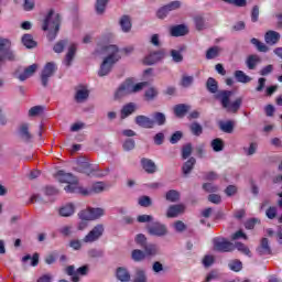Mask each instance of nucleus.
I'll return each instance as SVG.
<instances>
[{
  "label": "nucleus",
  "mask_w": 282,
  "mask_h": 282,
  "mask_svg": "<svg viewBox=\"0 0 282 282\" xmlns=\"http://www.w3.org/2000/svg\"><path fill=\"white\" fill-rule=\"evenodd\" d=\"M203 189L206 191V193H217L219 187L213 183H205L203 184Z\"/></svg>",
  "instance_id": "nucleus-63"
},
{
  "label": "nucleus",
  "mask_w": 282,
  "mask_h": 282,
  "mask_svg": "<svg viewBox=\"0 0 282 282\" xmlns=\"http://www.w3.org/2000/svg\"><path fill=\"white\" fill-rule=\"evenodd\" d=\"M189 32L191 30L186 24H177L170 28L171 36H186Z\"/></svg>",
  "instance_id": "nucleus-12"
},
{
  "label": "nucleus",
  "mask_w": 282,
  "mask_h": 282,
  "mask_svg": "<svg viewBox=\"0 0 282 282\" xmlns=\"http://www.w3.org/2000/svg\"><path fill=\"white\" fill-rule=\"evenodd\" d=\"M134 122L135 124H138V127H141L142 129H153V119L144 115L137 116Z\"/></svg>",
  "instance_id": "nucleus-14"
},
{
  "label": "nucleus",
  "mask_w": 282,
  "mask_h": 282,
  "mask_svg": "<svg viewBox=\"0 0 282 282\" xmlns=\"http://www.w3.org/2000/svg\"><path fill=\"white\" fill-rule=\"evenodd\" d=\"M234 246L238 252H241L242 254H246L247 257H252V253L250 252V248H248V246L243 245L242 242H236Z\"/></svg>",
  "instance_id": "nucleus-41"
},
{
  "label": "nucleus",
  "mask_w": 282,
  "mask_h": 282,
  "mask_svg": "<svg viewBox=\"0 0 282 282\" xmlns=\"http://www.w3.org/2000/svg\"><path fill=\"white\" fill-rule=\"evenodd\" d=\"M77 50L78 47L76 46V44H70L68 46V51L64 59V65H66V67H69L72 65V62L74 61V56H76Z\"/></svg>",
  "instance_id": "nucleus-21"
},
{
  "label": "nucleus",
  "mask_w": 282,
  "mask_h": 282,
  "mask_svg": "<svg viewBox=\"0 0 282 282\" xmlns=\"http://www.w3.org/2000/svg\"><path fill=\"white\" fill-rule=\"evenodd\" d=\"M213 243L216 252H234L235 250V243L228 241L226 238L216 237Z\"/></svg>",
  "instance_id": "nucleus-5"
},
{
  "label": "nucleus",
  "mask_w": 282,
  "mask_h": 282,
  "mask_svg": "<svg viewBox=\"0 0 282 282\" xmlns=\"http://www.w3.org/2000/svg\"><path fill=\"white\" fill-rule=\"evenodd\" d=\"M143 248L145 257H155L158 254V246L155 245H145Z\"/></svg>",
  "instance_id": "nucleus-47"
},
{
  "label": "nucleus",
  "mask_w": 282,
  "mask_h": 282,
  "mask_svg": "<svg viewBox=\"0 0 282 282\" xmlns=\"http://www.w3.org/2000/svg\"><path fill=\"white\" fill-rule=\"evenodd\" d=\"M141 166H142L143 171H145V173H148L149 175H153V173L158 172V165L151 159L142 158Z\"/></svg>",
  "instance_id": "nucleus-13"
},
{
  "label": "nucleus",
  "mask_w": 282,
  "mask_h": 282,
  "mask_svg": "<svg viewBox=\"0 0 282 282\" xmlns=\"http://www.w3.org/2000/svg\"><path fill=\"white\" fill-rule=\"evenodd\" d=\"M41 30L48 36H56L61 31V14L55 13L54 9H50L42 20Z\"/></svg>",
  "instance_id": "nucleus-2"
},
{
  "label": "nucleus",
  "mask_w": 282,
  "mask_h": 282,
  "mask_svg": "<svg viewBox=\"0 0 282 282\" xmlns=\"http://www.w3.org/2000/svg\"><path fill=\"white\" fill-rule=\"evenodd\" d=\"M252 45L258 50V52H268V47L263 44V42L257 40V37L251 39Z\"/></svg>",
  "instance_id": "nucleus-53"
},
{
  "label": "nucleus",
  "mask_w": 282,
  "mask_h": 282,
  "mask_svg": "<svg viewBox=\"0 0 282 282\" xmlns=\"http://www.w3.org/2000/svg\"><path fill=\"white\" fill-rule=\"evenodd\" d=\"M31 260V265L33 268H36V265H39V253H34L33 257L30 254H26L22 258L23 263H25L26 261Z\"/></svg>",
  "instance_id": "nucleus-48"
},
{
  "label": "nucleus",
  "mask_w": 282,
  "mask_h": 282,
  "mask_svg": "<svg viewBox=\"0 0 282 282\" xmlns=\"http://www.w3.org/2000/svg\"><path fill=\"white\" fill-rule=\"evenodd\" d=\"M229 269L232 270V272H241L243 264L240 260H232L229 262Z\"/></svg>",
  "instance_id": "nucleus-57"
},
{
  "label": "nucleus",
  "mask_w": 282,
  "mask_h": 282,
  "mask_svg": "<svg viewBox=\"0 0 282 282\" xmlns=\"http://www.w3.org/2000/svg\"><path fill=\"white\" fill-rule=\"evenodd\" d=\"M107 3H109V0H97L96 2V12L97 14H104L105 10L107 8Z\"/></svg>",
  "instance_id": "nucleus-51"
},
{
  "label": "nucleus",
  "mask_w": 282,
  "mask_h": 282,
  "mask_svg": "<svg viewBox=\"0 0 282 282\" xmlns=\"http://www.w3.org/2000/svg\"><path fill=\"white\" fill-rule=\"evenodd\" d=\"M173 228L176 232H184V230H186V224L182 220H177L173 224Z\"/></svg>",
  "instance_id": "nucleus-64"
},
{
  "label": "nucleus",
  "mask_w": 282,
  "mask_h": 282,
  "mask_svg": "<svg viewBox=\"0 0 282 282\" xmlns=\"http://www.w3.org/2000/svg\"><path fill=\"white\" fill-rule=\"evenodd\" d=\"M160 91H158V88L155 87H150L145 90L144 93V98L148 102H151L158 98Z\"/></svg>",
  "instance_id": "nucleus-34"
},
{
  "label": "nucleus",
  "mask_w": 282,
  "mask_h": 282,
  "mask_svg": "<svg viewBox=\"0 0 282 282\" xmlns=\"http://www.w3.org/2000/svg\"><path fill=\"white\" fill-rule=\"evenodd\" d=\"M230 98H232L231 90H220L216 94V99L220 101L223 109H226L228 113H237V111L241 109V105L243 104V98L238 97L232 102H230Z\"/></svg>",
  "instance_id": "nucleus-3"
},
{
  "label": "nucleus",
  "mask_w": 282,
  "mask_h": 282,
  "mask_svg": "<svg viewBox=\"0 0 282 282\" xmlns=\"http://www.w3.org/2000/svg\"><path fill=\"white\" fill-rule=\"evenodd\" d=\"M128 87L130 89V94H138V91H142L144 87H147V82L139 83L133 85L131 82H128Z\"/></svg>",
  "instance_id": "nucleus-40"
},
{
  "label": "nucleus",
  "mask_w": 282,
  "mask_h": 282,
  "mask_svg": "<svg viewBox=\"0 0 282 282\" xmlns=\"http://www.w3.org/2000/svg\"><path fill=\"white\" fill-rule=\"evenodd\" d=\"M234 76L238 83H242V84H247L252 80V77L246 75V73H243V70H236L234 73Z\"/></svg>",
  "instance_id": "nucleus-35"
},
{
  "label": "nucleus",
  "mask_w": 282,
  "mask_h": 282,
  "mask_svg": "<svg viewBox=\"0 0 282 282\" xmlns=\"http://www.w3.org/2000/svg\"><path fill=\"white\" fill-rule=\"evenodd\" d=\"M120 25L123 32H129V30H131V18H129L128 15L121 17Z\"/></svg>",
  "instance_id": "nucleus-45"
},
{
  "label": "nucleus",
  "mask_w": 282,
  "mask_h": 282,
  "mask_svg": "<svg viewBox=\"0 0 282 282\" xmlns=\"http://www.w3.org/2000/svg\"><path fill=\"white\" fill-rule=\"evenodd\" d=\"M89 98V89L87 86H78L75 93L76 102H85Z\"/></svg>",
  "instance_id": "nucleus-15"
},
{
  "label": "nucleus",
  "mask_w": 282,
  "mask_h": 282,
  "mask_svg": "<svg viewBox=\"0 0 282 282\" xmlns=\"http://www.w3.org/2000/svg\"><path fill=\"white\" fill-rule=\"evenodd\" d=\"M245 63L248 69L254 70L257 69V66L261 63V56L257 54H251L247 57Z\"/></svg>",
  "instance_id": "nucleus-18"
},
{
  "label": "nucleus",
  "mask_w": 282,
  "mask_h": 282,
  "mask_svg": "<svg viewBox=\"0 0 282 282\" xmlns=\"http://www.w3.org/2000/svg\"><path fill=\"white\" fill-rule=\"evenodd\" d=\"M135 112V104L130 102L122 107L121 109V119L124 120V118H129L131 113Z\"/></svg>",
  "instance_id": "nucleus-31"
},
{
  "label": "nucleus",
  "mask_w": 282,
  "mask_h": 282,
  "mask_svg": "<svg viewBox=\"0 0 282 282\" xmlns=\"http://www.w3.org/2000/svg\"><path fill=\"white\" fill-rule=\"evenodd\" d=\"M194 25L198 32L206 30V21H204V18H202L199 15L194 18Z\"/></svg>",
  "instance_id": "nucleus-44"
},
{
  "label": "nucleus",
  "mask_w": 282,
  "mask_h": 282,
  "mask_svg": "<svg viewBox=\"0 0 282 282\" xmlns=\"http://www.w3.org/2000/svg\"><path fill=\"white\" fill-rule=\"evenodd\" d=\"M191 155H193V145L191 143H187L182 148V159L188 160Z\"/></svg>",
  "instance_id": "nucleus-49"
},
{
  "label": "nucleus",
  "mask_w": 282,
  "mask_h": 282,
  "mask_svg": "<svg viewBox=\"0 0 282 282\" xmlns=\"http://www.w3.org/2000/svg\"><path fill=\"white\" fill-rule=\"evenodd\" d=\"M212 148L216 153L224 151V141L221 139H214L212 141Z\"/></svg>",
  "instance_id": "nucleus-52"
},
{
  "label": "nucleus",
  "mask_w": 282,
  "mask_h": 282,
  "mask_svg": "<svg viewBox=\"0 0 282 282\" xmlns=\"http://www.w3.org/2000/svg\"><path fill=\"white\" fill-rule=\"evenodd\" d=\"M102 191H105V183L98 182L93 184V186L89 189L86 188V194H84V196L98 195V193H102Z\"/></svg>",
  "instance_id": "nucleus-26"
},
{
  "label": "nucleus",
  "mask_w": 282,
  "mask_h": 282,
  "mask_svg": "<svg viewBox=\"0 0 282 282\" xmlns=\"http://www.w3.org/2000/svg\"><path fill=\"white\" fill-rule=\"evenodd\" d=\"M22 45L26 47V50H34L39 45V43L32 36H22L21 39Z\"/></svg>",
  "instance_id": "nucleus-33"
},
{
  "label": "nucleus",
  "mask_w": 282,
  "mask_h": 282,
  "mask_svg": "<svg viewBox=\"0 0 282 282\" xmlns=\"http://www.w3.org/2000/svg\"><path fill=\"white\" fill-rule=\"evenodd\" d=\"M36 69H39L37 64L30 65L29 67H26L24 69V72L22 74H20L18 76L19 80H21V83H23L24 80H28V78H30V76H34V73L36 72Z\"/></svg>",
  "instance_id": "nucleus-20"
},
{
  "label": "nucleus",
  "mask_w": 282,
  "mask_h": 282,
  "mask_svg": "<svg viewBox=\"0 0 282 282\" xmlns=\"http://www.w3.org/2000/svg\"><path fill=\"white\" fill-rule=\"evenodd\" d=\"M257 253L260 257H265V254H272V248H270V240L268 238H262L260 246L257 248Z\"/></svg>",
  "instance_id": "nucleus-16"
},
{
  "label": "nucleus",
  "mask_w": 282,
  "mask_h": 282,
  "mask_svg": "<svg viewBox=\"0 0 282 282\" xmlns=\"http://www.w3.org/2000/svg\"><path fill=\"white\" fill-rule=\"evenodd\" d=\"M105 235V225H96L84 238L83 243H95Z\"/></svg>",
  "instance_id": "nucleus-4"
},
{
  "label": "nucleus",
  "mask_w": 282,
  "mask_h": 282,
  "mask_svg": "<svg viewBox=\"0 0 282 282\" xmlns=\"http://www.w3.org/2000/svg\"><path fill=\"white\" fill-rule=\"evenodd\" d=\"M165 198L167 202H180V192L175 191V189H170L166 194H165Z\"/></svg>",
  "instance_id": "nucleus-43"
},
{
  "label": "nucleus",
  "mask_w": 282,
  "mask_h": 282,
  "mask_svg": "<svg viewBox=\"0 0 282 282\" xmlns=\"http://www.w3.org/2000/svg\"><path fill=\"white\" fill-rule=\"evenodd\" d=\"M89 209H90V218H91L93 221H96V219H100V217H105V209L104 208L89 207Z\"/></svg>",
  "instance_id": "nucleus-38"
},
{
  "label": "nucleus",
  "mask_w": 282,
  "mask_h": 282,
  "mask_svg": "<svg viewBox=\"0 0 282 282\" xmlns=\"http://www.w3.org/2000/svg\"><path fill=\"white\" fill-rule=\"evenodd\" d=\"M36 3L34 2V0H23V4L22 8L25 12H32V10H34Z\"/></svg>",
  "instance_id": "nucleus-61"
},
{
  "label": "nucleus",
  "mask_w": 282,
  "mask_h": 282,
  "mask_svg": "<svg viewBox=\"0 0 282 282\" xmlns=\"http://www.w3.org/2000/svg\"><path fill=\"white\" fill-rule=\"evenodd\" d=\"M206 87L209 94H217L219 89V85L217 84V80L213 77H209L206 82Z\"/></svg>",
  "instance_id": "nucleus-36"
},
{
  "label": "nucleus",
  "mask_w": 282,
  "mask_h": 282,
  "mask_svg": "<svg viewBox=\"0 0 282 282\" xmlns=\"http://www.w3.org/2000/svg\"><path fill=\"white\" fill-rule=\"evenodd\" d=\"M116 276H117L118 281H121V282H130L131 281V273H129V271L122 267H119L117 269Z\"/></svg>",
  "instance_id": "nucleus-24"
},
{
  "label": "nucleus",
  "mask_w": 282,
  "mask_h": 282,
  "mask_svg": "<svg viewBox=\"0 0 282 282\" xmlns=\"http://www.w3.org/2000/svg\"><path fill=\"white\" fill-rule=\"evenodd\" d=\"M65 273L68 275V276H87V274L89 273V267L88 265H83L80 268H78L76 270V267L74 265H68L66 269H65Z\"/></svg>",
  "instance_id": "nucleus-10"
},
{
  "label": "nucleus",
  "mask_w": 282,
  "mask_h": 282,
  "mask_svg": "<svg viewBox=\"0 0 282 282\" xmlns=\"http://www.w3.org/2000/svg\"><path fill=\"white\" fill-rule=\"evenodd\" d=\"M123 151H133L135 149V140L133 139H127L122 144Z\"/></svg>",
  "instance_id": "nucleus-60"
},
{
  "label": "nucleus",
  "mask_w": 282,
  "mask_h": 282,
  "mask_svg": "<svg viewBox=\"0 0 282 282\" xmlns=\"http://www.w3.org/2000/svg\"><path fill=\"white\" fill-rule=\"evenodd\" d=\"M184 210H185L184 205H171L167 208L166 217L169 219H173L175 217H178V215H182V213H184Z\"/></svg>",
  "instance_id": "nucleus-17"
},
{
  "label": "nucleus",
  "mask_w": 282,
  "mask_h": 282,
  "mask_svg": "<svg viewBox=\"0 0 282 282\" xmlns=\"http://www.w3.org/2000/svg\"><path fill=\"white\" fill-rule=\"evenodd\" d=\"M45 111V107L43 106H34L29 110L30 118H36V116H41Z\"/></svg>",
  "instance_id": "nucleus-46"
},
{
  "label": "nucleus",
  "mask_w": 282,
  "mask_h": 282,
  "mask_svg": "<svg viewBox=\"0 0 282 282\" xmlns=\"http://www.w3.org/2000/svg\"><path fill=\"white\" fill-rule=\"evenodd\" d=\"M164 58H166V52H164V50H160L145 56L143 63L144 65H155L160 63V61H164Z\"/></svg>",
  "instance_id": "nucleus-9"
},
{
  "label": "nucleus",
  "mask_w": 282,
  "mask_h": 282,
  "mask_svg": "<svg viewBox=\"0 0 282 282\" xmlns=\"http://www.w3.org/2000/svg\"><path fill=\"white\" fill-rule=\"evenodd\" d=\"M133 282H147V271L144 269H135L133 275Z\"/></svg>",
  "instance_id": "nucleus-39"
},
{
  "label": "nucleus",
  "mask_w": 282,
  "mask_h": 282,
  "mask_svg": "<svg viewBox=\"0 0 282 282\" xmlns=\"http://www.w3.org/2000/svg\"><path fill=\"white\" fill-rule=\"evenodd\" d=\"M257 148H258L257 143L251 142L249 147L242 148V151L245 155L251 156V155H254V153H257Z\"/></svg>",
  "instance_id": "nucleus-50"
},
{
  "label": "nucleus",
  "mask_w": 282,
  "mask_h": 282,
  "mask_svg": "<svg viewBox=\"0 0 282 282\" xmlns=\"http://www.w3.org/2000/svg\"><path fill=\"white\" fill-rule=\"evenodd\" d=\"M78 217H79V219H82V221H93L91 220V212H90L89 207L87 209L80 210L78 213Z\"/></svg>",
  "instance_id": "nucleus-58"
},
{
  "label": "nucleus",
  "mask_w": 282,
  "mask_h": 282,
  "mask_svg": "<svg viewBox=\"0 0 282 282\" xmlns=\"http://www.w3.org/2000/svg\"><path fill=\"white\" fill-rule=\"evenodd\" d=\"M129 94H131V91H130L128 82H126L115 93V98L118 100L120 98H124V96H129Z\"/></svg>",
  "instance_id": "nucleus-29"
},
{
  "label": "nucleus",
  "mask_w": 282,
  "mask_h": 282,
  "mask_svg": "<svg viewBox=\"0 0 282 282\" xmlns=\"http://www.w3.org/2000/svg\"><path fill=\"white\" fill-rule=\"evenodd\" d=\"M131 259L134 260L137 263L144 261L147 259V253L140 249H134L131 252Z\"/></svg>",
  "instance_id": "nucleus-37"
},
{
  "label": "nucleus",
  "mask_w": 282,
  "mask_h": 282,
  "mask_svg": "<svg viewBox=\"0 0 282 282\" xmlns=\"http://www.w3.org/2000/svg\"><path fill=\"white\" fill-rule=\"evenodd\" d=\"M4 61H17V55H14V52H12L10 48L4 52V54H2V61L1 63H3Z\"/></svg>",
  "instance_id": "nucleus-62"
},
{
  "label": "nucleus",
  "mask_w": 282,
  "mask_h": 282,
  "mask_svg": "<svg viewBox=\"0 0 282 282\" xmlns=\"http://www.w3.org/2000/svg\"><path fill=\"white\" fill-rule=\"evenodd\" d=\"M182 52H184V47H180V50H171L170 56L173 61V63H182L184 61V55H182Z\"/></svg>",
  "instance_id": "nucleus-30"
},
{
  "label": "nucleus",
  "mask_w": 282,
  "mask_h": 282,
  "mask_svg": "<svg viewBox=\"0 0 282 282\" xmlns=\"http://www.w3.org/2000/svg\"><path fill=\"white\" fill-rule=\"evenodd\" d=\"M12 46V43L10 42V40L6 39V37H0V67H1V62L3 61V54H6V52H8V50H10V47Z\"/></svg>",
  "instance_id": "nucleus-27"
},
{
  "label": "nucleus",
  "mask_w": 282,
  "mask_h": 282,
  "mask_svg": "<svg viewBox=\"0 0 282 282\" xmlns=\"http://www.w3.org/2000/svg\"><path fill=\"white\" fill-rule=\"evenodd\" d=\"M195 164H197V160L191 156L182 166L183 175H191L193 169H195Z\"/></svg>",
  "instance_id": "nucleus-23"
},
{
  "label": "nucleus",
  "mask_w": 282,
  "mask_h": 282,
  "mask_svg": "<svg viewBox=\"0 0 282 282\" xmlns=\"http://www.w3.org/2000/svg\"><path fill=\"white\" fill-rule=\"evenodd\" d=\"M152 122L153 127H155V124H158V127H164V124H166V115H164V112H154L152 115Z\"/></svg>",
  "instance_id": "nucleus-25"
},
{
  "label": "nucleus",
  "mask_w": 282,
  "mask_h": 282,
  "mask_svg": "<svg viewBox=\"0 0 282 282\" xmlns=\"http://www.w3.org/2000/svg\"><path fill=\"white\" fill-rule=\"evenodd\" d=\"M55 72H56V64H54L53 62L46 63L41 74V82L44 87H47V84L50 83V78L54 76Z\"/></svg>",
  "instance_id": "nucleus-7"
},
{
  "label": "nucleus",
  "mask_w": 282,
  "mask_h": 282,
  "mask_svg": "<svg viewBox=\"0 0 282 282\" xmlns=\"http://www.w3.org/2000/svg\"><path fill=\"white\" fill-rule=\"evenodd\" d=\"M194 80H195V77L184 75L181 79V85L185 88H188V87H191V85H193Z\"/></svg>",
  "instance_id": "nucleus-59"
},
{
  "label": "nucleus",
  "mask_w": 282,
  "mask_h": 282,
  "mask_svg": "<svg viewBox=\"0 0 282 282\" xmlns=\"http://www.w3.org/2000/svg\"><path fill=\"white\" fill-rule=\"evenodd\" d=\"M189 129L193 135H202V133H204V128H202V124L198 122L192 123Z\"/></svg>",
  "instance_id": "nucleus-55"
},
{
  "label": "nucleus",
  "mask_w": 282,
  "mask_h": 282,
  "mask_svg": "<svg viewBox=\"0 0 282 282\" xmlns=\"http://www.w3.org/2000/svg\"><path fill=\"white\" fill-rule=\"evenodd\" d=\"M96 52L97 54H102L106 56L98 72V76L101 77L107 76L111 72L113 65H116V63L122 58V56H120V48H118L117 45L109 44L107 42L99 43Z\"/></svg>",
  "instance_id": "nucleus-1"
},
{
  "label": "nucleus",
  "mask_w": 282,
  "mask_h": 282,
  "mask_svg": "<svg viewBox=\"0 0 282 282\" xmlns=\"http://www.w3.org/2000/svg\"><path fill=\"white\" fill-rule=\"evenodd\" d=\"M219 56V47L214 46L210 47L206 53L207 61H213V58H217Z\"/></svg>",
  "instance_id": "nucleus-54"
},
{
  "label": "nucleus",
  "mask_w": 282,
  "mask_h": 282,
  "mask_svg": "<svg viewBox=\"0 0 282 282\" xmlns=\"http://www.w3.org/2000/svg\"><path fill=\"white\" fill-rule=\"evenodd\" d=\"M57 180L61 184H78V178L72 173L61 170L57 172Z\"/></svg>",
  "instance_id": "nucleus-11"
},
{
  "label": "nucleus",
  "mask_w": 282,
  "mask_h": 282,
  "mask_svg": "<svg viewBox=\"0 0 282 282\" xmlns=\"http://www.w3.org/2000/svg\"><path fill=\"white\" fill-rule=\"evenodd\" d=\"M66 193H77L79 195L87 194V188L83 186H78V183H68V185L64 188Z\"/></svg>",
  "instance_id": "nucleus-22"
},
{
  "label": "nucleus",
  "mask_w": 282,
  "mask_h": 282,
  "mask_svg": "<svg viewBox=\"0 0 282 282\" xmlns=\"http://www.w3.org/2000/svg\"><path fill=\"white\" fill-rule=\"evenodd\" d=\"M219 129L224 133H232L235 131V121H220Z\"/></svg>",
  "instance_id": "nucleus-32"
},
{
  "label": "nucleus",
  "mask_w": 282,
  "mask_h": 282,
  "mask_svg": "<svg viewBox=\"0 0 282 282\" xmlns=\"http://www.w3.org/2000/svg\"><path fill=\"white\" fill-rule=\"evenodd\" d=\"M189 109H191V106L186 104H178L174 107V113L177 118H184V116L188 113Z\"/></svg>",
  "instance_id": "nucleus-28"
},
{
  "label": "nucleus",
  "mask_w": 282,
  "mask_h": 282,
  "mask_svg": "<svg viewBox=\"0 0 282 282\" xmlns=\"http://www.w3.org/2000/svg\"><path fill=\"white\" fill-rule=\"evenodd\" d=\"M68 43L69 42L67 40H61L53 46V51L55 52V54H62L65 47H67Z\"/></svg>",
  "instance_id": "nucleus-42"
},
{
  "label": "nucleus",
  "mask_w": 282,
  "mask_h": 282,
  "mask_svg": "<svg viewBox=\"0 0 282 282\" xmlns=\"http://www.w3.org/2000/svg\"><path fill=\"white\" fill-rule=\"evenodd\" d=\"M74 213H76V207L72 203L63 205L58 209L59 217H72V215H74Z\"/></svg>",
  "instance_id": "nucleus-19"
},
{
  "label": "nucleus",
  "mask_w": 282,
  "mask_h": 282,
  "mask_svg": "<svg viewBox=\"0 0 282 282\" xmlns=\"http://www.w3.org/2000/svg\"><path fill=\"white\" fill-rule=\"evenodd\" d=\"M139 206H142L143 208H149V206L153 205V200H151V197L149 196H141L138 199Z\"/></svg>",
  "instance_id": "nucleus-56"
},
{
  "label": "nucleus",
  "mask_w": 282,
  "mask_h": 282,
  "mask_svg": "<svg viewBox=\"0 0 282 282\" xmlns=\"http://www.w3.org/2000/svg\"><path fill=\"white\" fill-rule=\"evenodd\" d=\"M147 230L151 237H166V235H169V228L160 221H154L151 225H148Z\"/></svg>",
  "instance_id": "nucleus-6"
},
{
  "label": "nucleus",
  "mask_w": 282,
  "mask_h": 282,
  "mask_svg": "<svg viewBox=\"0 0 282 282\" xmlns=\"http://www.w3.org/2000/svg\"><path fill=\"white\" fill-rule=\"evenodd\" d=\"M18 137L22 142H25L26 144L34 140V135L32 134V132H30V123L23 122L19 126Z\"/></svg>",
  "instance_id": "nucleus-8"
}]
</instances>
